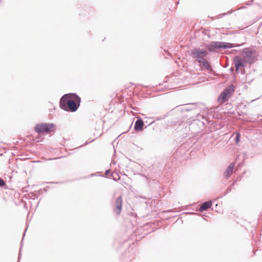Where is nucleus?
Listing matches in <instances>:
<instances>
[{"instance_id": "42", "label": "nucleus", "mask_w": 262, "mask_h": 262, "mask_svg": "<svg viewBox=\"0 0 262 262\" xmlns=\"http://www.w3.org/2000/svg\"><path fill=\"white\" fill-rule=\"evenodd\" d=\"M113 180L115 181H117V180L115 179H113Z\"/></svg>"}, {"instance_id": "43", "label": "nucleus", "mask_w": 262, "mask_h": 262, "mask_svg": "<svg viewBox=\"0 0 262 262\" xmlns=\"http://www.w3.org/2000/svg\"><path fill=\"white\" fill-rule=\"evenodd\" d=\"M2 0H0V3H2Z\"/></svg>"}, {"instance_id": "23", "label": "nucleus", "mask_w": 262, "mask_h": 262, "mask_svg": "<svg viewBox=\"0 0 262 262\" xmlns=\"http://www.w3.org/2000/svg\"><path fill=\"white\" fill-rule=\"evenodd\" d=\"M167 116V115H164L162 116L158 117L156 118V120H161L165 119Z\"/></svg>"}, {"instance_id": "22", "label": "nucleus", "mask_w": 262, "mask_h": 262, "mask_svg": "<svg viewBox=\"0 0 262 262\" xmlns=\"http://www.w3.org/2000/svg\"><path fill=\"white\" fill-rule=\"evenodd\" d=\"M5 186H6V182L2 178H0V187L3 188Z\"/></svg>"}, {"instance_id": "38", "label": "nucleus", "mask_w": 262, "mask_h": 262, "mask_svg": "<svg viewBox=\"0 0 262 262\" xmlns=\"http://www.w3.org/2000/svg\"><path fill=\"white\" fill-rule=\"evenodd\" d=\"M246 8V7H245V6H243V7H242L240 9H244V8Z\"/></svg>"}, {"instance_id": "28", "label": "nucleus", "mask_w": 262, "mask_h": 262, "mask_svg": "<svg viewBox=\"0 0 262 262\" xmlns=\"http://www.w3.org/2000/svg\"><path fill=\"white\" fill-rule=\"evenodd\" d=\"M111 169H107L105 171V174L108 175L110 173H111Z\"/></svg>"}, {"instance_id": "5", "label": "nucleus", "mask_w": 262, "mask_h": 262, "mask_svg": "<svg viewBox=\"0 0 262 262\" xmlns=\"http://www.w3.org/2000/svg\"><path fill=\"white\" fill-rule=\"evenodd\" d=\"M235 88L233 84H230L226 87L220 93L217 98V101L220 103H224L228 101L235 92Z\"/></svg>"}, {"instance_id": "37", "label": "nucleus", "mask_w": 262, "mask_h": 262, "mask_svg": "<svg viewBox=\"0 0 262 262\" xmlns=\"http://www.w3.org/2000/svg\"><path fill=\"white\" fill-rule=\"evenodd\" d=\"M62 157H58V158H55V159H60V158H61Z\"/></svg>"}, {"instance_id": "44", "label": "nucleus", "mask_w": 262, "mask_h": 262, "mask_svg": "<svg viewBox=\"0 0 262 262\" xmlns=\"http://www.w3.org/2000/svg\"><path fill=\"white\" fill-rule=\"evenodd\" d=\"M253 1H254V0H252Z\"/></svg>"}, {"instance_id": "35", "label": "nucleus", "mask_w": 262, "mask_h": 262, "mask_svg": "<svg viewBox=\"0 0 262 262\" xmlns=\"http://www.w3.org/2000/svg\"><path fill=\"white\" fill-rule=\"evenodd\" d=\"M242 114H243V112H241V113L239 112L237 113V114L239 116H242Z\"/></svg>"}, {"instance_id": "11", "label": "nucleus", "mask_w": 262, "mask_h": 262, "mask_svg": "<svg viewBox=\"0 0 262 262\" xmlns=\"http://www.w3.org/2000/svg\"><path fill=\"white\" fill-rule=\"evenodd\" d=\"M144 126V122L142 119L139 117L135 122L134 130L137 133H139L143 130Z\"/></svg>"}, {"instance_id": "4", "label": "nucleus", "mask_w": 262, "mask_h": 262, "mask_svg": "<svg viewBox=\"0 0 262 262\" xmlns=\"http://www.w3.org/2000/svg\"><path fill=\"white\" fill-rule=\"evenodd\" d=\"M56 125L53 123H39L36 124L34 128V131L41 134H49L52 132H55Z\"/></svg>"}, {"instance_id": "8", "label": "nucleus", "mask_w": 262, "mask_h": 262, "mask_svg": "<svg viewBox=\"0 0 262 262\" xmlns=\"http://www.w3.org/2000/svg\"><path fill=\"white\" fill-rule=\"evenodd\" d=\"M206 48L210 52H214V50L223 49V41H212L206 45Z\"/></svg>"}, {"instance_id": "32", "label": "nucleus", "mask_w": 262, "mask_h": 262, "mask_svg": "<svg viewBox=\"0 0 262 262\" xmlns=\"http://www.w3.org/2000/svg\"><path fill=\"white\" fill-rule=\"evenodd\" d=\"M242 176H238L237 177V178H236V180H237V181H241V179H242Z\"/></svg>"}, {"instance_id": "24", "label": "nucleus", "mask_w": 262, "mask_h": 262, "mask_svg": "<svg viewBox=\"0 0 262 262\" xmlns=\"http://www.w3.org/2000/svg\"><path fill=\"white\" fill-rule=\"evenodd\" d=\"M42 139V136H40V135H37L36 137H35V141L36 142H40V139Z\"/></svg>"}, {"instance_id": "27", "label": "nucleus", "mask_w": 262, "mask_h": 262, "mask_svg": "<svg viewBox=\"0 0 262 262\" xmlns=\"http://www.w3.org/2000/svg\"><path fill=\"white\" fill-rule=\"evenodd\" d=\"M242 75H244L246 73L245 69H241L240 72Z\"/></svg>"}, {"instance_id": "30", "label": "nucleus", "mask_w": 262, "mask_h": 262, "mask_svg": "<svg viewBox=\"0 0 262 262\" xmlns=\"http://www.w3.org/2000/svg\"><path fill=\"white\" fill-rule=\"evenodd\" d=\"M63 182H49V183L50 184H61V183H62Z\"/></svg>"}, {"instance_id": "26", "label": "nucleus", "mask_w": 262, "mask_h": 262, "mask_svg": "<svg viewBox=\"0 0 262 262\" xmlns=\"http://www.w3.org/2000/svg\"><path fill=\"white\" fill-rule=\"evenodd\" d=\"M253 1L252 0L249 1L247 2L246 3V5L247 6H251L253 4Z\"/></svg>"}, {"instance_id": "31", "label": "nucleus", "mask_w": 262, "mask_h": 262, "mask_svg": "<svg viewBox=\"0 0 262 262\" xmlns=\"http://www.w3.org/2000/svg\"><path fill=\"white\" fill-rule=\"evenodd\" d=\"M246 106V105H244V104H241L239 106L241 108H245Z\"/></svg>"}, {"instance_id": "21", "label": "nucleus", "mask_w": 262, "mask_h": 262, "mask_svg": "<svg viewBox=\"0 0 262 262\" xmlns=\"http://www.w3.org/2000/svg\"><path fill=\"white\" fill-rule=\"evenodd\" d=\"M155 120H154V121H152L149 122L147 120L144 121L145 128H146L148 126H149L151 124H153L155 122Z\"/></svg>"}, {"instance_id": "34", "label": "nucleus", "mask_w": 262, "mask_h": 262, "mask_svg": "<svg viewBox=\"0 0 262 262\" xmlns=\"http://www.w3.org/2000/svg\"><path fill=\"white\" fill-rule=\"evenodd\" d=\"M185 214H194L195 212H186L185 213Z\"/></svg>"}, {"instance_id": "17", "label": "nucleus", "mask_w": 262, "mask_h": 262, "mask_svg": "<svg viewBox=\"0 0 262 262\" xmlns=\"http://www.w3.org/2000/svg\"><path fill=\"white\" fill-rule=\"evenodd\" d=\"M241 137V135L240 133L237 132L235 133V137H234L233 140H234V142L235 144H237L240 142Z\"/></svg>"}, {"instance_id": "3", "label": "nucleus", "mask_w": 262, "mask_h": 262, "mask_svg": "<svg viewBox=\"0 0 262 262\" xmlns=\"http://www.w3.org/2000/svg\"><path fill=\"white\" fill-rule=\"evenodd\" d=\"M240 56H242L244 62L251 65L257 60L258 54L254 50H249V48H245L243 49Z\"/></svg>"}, {"instance_id": "25", "label": "nucleus", "mask_w": 262, "mask_h": 262, "mask_svg": "<svg viewBox=\"0 0 262 262\" xmlns=\"http://www.w3.org/2000/svg\"><path fill=\"white\" fill-rule=\"evenodd\" d=\"M220 108V106L218 105L217 106H215L213 107H212L211 110H212L211 112H217L218 111L219 109Z\"/></svg>"}, {"instance_id": "39", "label": "nucleus", "mask_w": 262, "mask_h": 262, "mask_svg": "<svg viewBox=\"0 0 262 262\" xmlns=\"http://www.w3.org/2000/svg\"><path fill=\"white\" fill-rule=\"evenodd\" d=\"M254 101V100H251V101L250 102V103H251V102H253V101ZM249 103H250V102H248V104H249Z\"/></svg>"}, {"instance_id": "2", "label": "nucleus", "mask_w": 262, "mask_h": 262, "mask_svg": "<svg viewBox=\"0 0 262 262\" xmlns=\"http://www.w3.org/2000/svg\"><path fill=\"white\" fill-rule=\"evenodd\" d=\"M189 56L197 62L199 66L204 70H209L210 67L208 62L202 57L201 48H194L191 50Z\"/></svg>"}, {"instance_id": "40", "label": "nucleus", "mask_w": 262, "mask_h": 262, "mask_svg": "<svg viewBox=\"0 0 262 262\" xmlns=\"http://www.w3.org/2000/svg\"><path fill=\"white\" fill-rule=\"evenodd\" d=\"M94 175H95V173H92V174H91V176H94Z\"/></svg>"}, {"instance_id": "10", "label": "nucleus", "mask_w": 262, "mask_h": 262, "mask_svg": "<svg viewBox=\"0 0 262 262\" xmlns=\"http://www.w3.org/2000/svg\"><path fill=\"white\" fill-rule=\"evenodd\" d=\"M122 198L121 196L117 197L115 201V205L114 208V211L117 215H120L122 208Z\"/></svg>"}, {"instance_id": "13", "label": "nucleus", "mask_w": 262, "mask_h": 262, "mask_svg": "<svg viewBox=\"0 0 262 262\" xmlns=\"http://www.w3.org/2000/svg\"><path fill=\"white\" fill-rule=\"evenodd\" d=\"M232 33L234 34V37L237 39V41L240 42L238 43L242 44V46H243L246 41V37L244 33L237 32H234Z\"/></svg>"}, {"instance_id": "7", "label": "nucleus", "mask_w": 262, "mask_h": 262, "mask_svg": "<svg viewBox=\"0 0 262 262\" xmlns=\"http://www.w3.org/2000/svg\"><path fill=\"white\" fill-rule=\"evenodd\" d=\"M196 104V103H192L189 104L180 105L172 109L171 111H174V112H180L181 113L192 111L195 109Z\"/></svg>"}, {"instance_id": "6", "label": "nucleus", "mask_w": 262, "mask_h": 262, "mask_svg": "<svg viewBox=\"0 0 262 262\" xmlns=\"http://www.w3.org/2000/svg\"><path fill=\"white\" fill-rule=\"evenodd\" d=\"M233 64L235 68V73L236 74L239 73L241 69H245L247 66V64L244 62L242 56L239 55H235L234 56L233 58Z\"/></svg>"}, {"instance_id": "1", "label": "nucleus", "mask_w": 262, "mask_h": 262, "mask_svg": "<svg viewBox=\"0 0 262 262\" xmlns=\"http://www.w3.org/2000/svg\"><path fill=\"white\" fill-rule=\"evenodd\" d=\"M80 102V97L76 93L66 94L60 98L59 106L66 112H75L79 107Z\"/></svg>"}, {"instance_id": "12", "label": "nucleus", "mask_w": 262, "mask_h": 262, "mask_svg": "<svg viewBox=\"0 0 262 262\" xmlns=\"http://www.w3.org/2000/svg\"><path fill=\"white\" fill-rule=\"evenodd\" d=\"M234 166L235 163L234 162L231 163L228 166L224 172L223 177L224 179H228L232 176Z\"/></svg>"}, {"instance_id": "19", "label": "nucleus", "mask_w": 262, "mask_h": 262, "mask_svg": "<svg viewBox=\"0 0 262 262\" xmlns=\"http://www.w3.org/2000/svg\"><path fill=\"white\" fill-rule=\"evenodd\" d=\"M201 51L202 52V57H203L204 58L208 54L209 51L207 50V49H204L201 48Z\"/></svg>"}, {"instance_id": "16", "label": "nucleus", "mask_w": 262, "mask_h": 262, "mask_svg": "<svg viewBox=\"0 0 262 262\" xmlns=\"http://www.w3.org/2000/svg\"><path fill=\"white\" fill-rule=\"evenodd\" d=\"M237 180H235L233 181L232 184L230 185L226 190V191L225 192V193L222 195L220 198H221L226 195H227L229 192L231 191V190L233 188V186H234L235 184L236 183Z\"/></svg>"}, {"instance_id": "9", "label": "nucleus", "mask_w": 262, "mask_h": 262, "mask_svg": "<svg viewBox=\"0 0 262 262\" xmlns=\"http://www.w3.org/2000/svg\"><path fill=\"white\" fill-rule=\"evenodd\" d=\"M163 169V168L161 165L155 164L152 165L150 170V174L154 178L158 179L162 176Z\"/></svg>"}, {"instance_id": "15", "label": "nucleus", "mask_w": 262, "mask_h": 262, "mask_svg": "<svg viewBox=\"0 0 262 262\" xmlns=\"http://www.w3.org/2000/svg\"><path fill=\"white\" fill-rule=\"evenodd\" d=\"M212 202L210 200L204 202L199 208L200 212H203L212 206Z\"/></svg>"}, {"instance_id": "14", "label": "nucleus", "mask_w": 262, "mask_h": 262, "mask_svg": "<svg viewBox=\"0 0 262 262\" xmlns=\"http://www.w3.org/2000/svg\"><path fill=\"white\" fill-rule=\"evenodd\" d=\"M241 46H242V44L223 41V49H231L234 47H239Z\"/></svg>"}, {"instance_id": "18", "label": "nucleus", "mask_w": 262, "mask_h": 262, "mask_svg": "<svg viewBox=\"0 0 262 262\" xmlns=\"http://www.w3.org/2000/svg\"><path fill=\"white\" fill-rule=\"evenodd\" d=\"M27 228L26 229V230L24 232V234H23V237L25 236V234H26V231L27 230ZM23 239H24V237H23L22 239H21V246L20 247V249H19V253H18V261L17 262H19V260H20V256H21V248H22V247H23Z\"/></svg>"}, {"instance_id": "20", "label": "nucleus", "mask_w": 262, "mask_h": 262, "mask_svg": "<svg viewBox=\"0 0 262 262\" xmlns=\"http://www.w3.org/2000/svg\"><path fill=\"white\" fill-rule=\"evenodd\" d=\"M232 12H233V11H228L227 13H222V14H220L219 15H218L216 17L219 18H221L225 15H227L228 14H231Z\"/></svg>"}, {"instance_id": "36", "label": "nucleus", "mask_w": 262, "mask_h": 262, "mask_svg": "<svg viewBox=\"0 0 262 262\" xmlns=\"http://www.w3.org/2000/svg\"><path fill=\"white\" fill-rule=\"evenodd\" d=\"M228 66V64L227 63V64H225V66H223V67L224 68H226Z\"/></svg>"}, {"instance_id": "33", "label": "nucleus", "mask_w": 262, "mask_h": 262, "mask_svg": "<svg viewBox=\"0 0 262 262\" xmlns=\"http://www.w3.org/2000/svg\"><path fill=\"white\" fill-rule=\"evenodd\" d=\"M229 71H230V72L231 73H233V72H234V69H233V68H232V67H231V68H230L229 69Z\"/></svg>"}, {"instance_id": "41", "label": "nucleus", "mask_w": 262, "mask_h": 262, "mask_svg": "<svg viewBox=\"0 0 262 262\" xmlns=\"http://www.w3.org/2000/svg\"><path fill=\"white\" fill-rule=\"evenodd\" d=\"M88 143H89L88 142H86L85 143V144H85V145H86V144H88Z\"/></svg>"}, {"instance_id": "29", "label": "nucleus", "mask_w": 262, "mask_h": 262, "mask_svg": "<svg viewBox=\"0 0 262 262\" xmlns=\"http://www.w3.org/2000/svg\"><path fill=\"white\" fill-rule=\"evenodd\" d=\"M173 212V210L172 209H170V210H163L162 211L163 213H166V212Z\"/></svg>"}]
</instances>
